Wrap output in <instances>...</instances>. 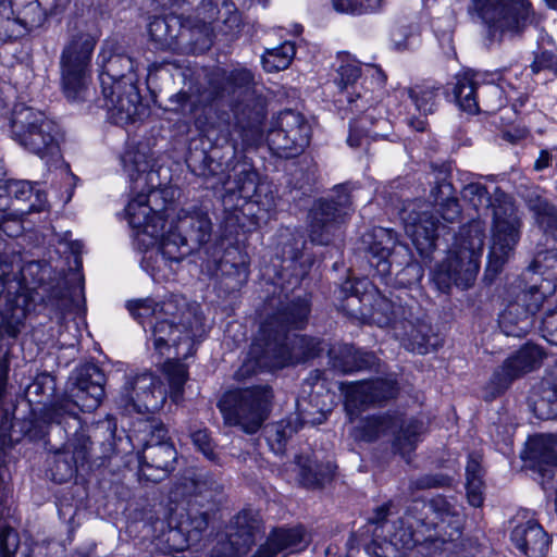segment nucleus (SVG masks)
Segmentation results:
<instances>
[{
    "instance_id": "e433bc0d",
    "label": "nucleus",
    "mask_w": 557,
    "mask_h": 557,
    "mask_svg": "<svg viewBox=\"0 0 557 557\" xmlns=\"http://www.w3.org/2000/svg\"><path fill=\"white\" fill-rule=\"evenodd\" d=\"M480 88L475 75L466 71L455 76L453 83V95L457 106L465 112L475 114L480 111Z\"/></svg>"
},
{
    "instance_id": "393cba45",
    "label": "nucleus",
    "mask_w": 557,
    "mask_h": 557,
    "mask_svg": "<svg viewBox=\"0 0 557 557\" xmlns=\"http://www.w3.org/2000/svg\"><path fill=\"white\" fill-rule=\"evenodd\" d=\"M395 335L407 350L420 355L434 351L442 345V339L431 325L419 320L413 322L404 319L397 324Z\"/></svg>"
},
{
    "instance_id": "1a4fd4ad",
    "label": "nucleus",
    "mask_w": 557,
    "mask_h": 557,
    "mask_svg": "<svg viewBox=\"0 0 557 557\" xmlns=\"http://www.w3.org/2000/svg\"><path fill=\"white\" fill-rule=\"evenodd\" d=\"M96 39L89 34L73 36L64 46L61 58V84L70 101H85L90 94V62Z\"/></svg>"
},
{
    "instance_id": "412c9836",
    "label": "nucleus",
    "mask_w": 557,
    "mask_h": 557,
    "mask_svg": "<svg viewBox=\"0 0 557 557\" xmlns=\"http://www.w3.org/2000/svg\"><path fill=\"white\" fill-rule=\"evenodd\" d=\"M102 96L103 103L100 106L108 110L110 120L116 125L133 123L146 112L137 84L127 83L122 89L114 88L112 94Z\"/></svg>"
},
{
    "instance_id": "dca6fc26",
    "label": "nucleus",
    "mask_w": 557,
    "mask_h": 557,
    "mask_svg": "<svg viewBox=\"0 0 557 557\" xmlns=\"http://www.w3.org/2000/svg\"><path fill=\"white\" fill-rule=\"evenodd\" d=\"M166 400V389L151 372L128 375L120 393V404L127 411L156 412Z\"/></svg>"
},
{
    "instance_id": "f3484780",
    "label": "nucleus",
    "mask_w": 557,
    "mask_h": 557,
    "mask_svg": "<svg viewBox=\"0 0 557 557\" xmlns=\"http://www.w3.org/2000/svg\"><path fill=\"white\" fill-rule=\"evenodd\" d=\"M216 511L211 493H197L188 498L186 507L177 513V529L185 535L188 546H196L203 539Z\"/></svg>"
},
{
    "instance_id": "37998d69",
    "label": "nucleus",
    "mask_w": 557,
    "mask_h": 557,
    "mask_svg": "<svg viewBox=\"0 0 557 557\" xmlns=\"http://www.w3.org/2000/svg\"><path fill=\"white\" fill-rule=\"evenodd\" d=\"M374 123L386 125L387 121L382 117L375 120L372 111H367L362 116L354 120L349 124L348 145L352 148H358L361 147L368 138L377 139L383 137V134L374 128Z\"/></svg>"
},
{
    "instance_id": "20e7f679",
    "label": "nucleus",
    "mask_w": 557,
    "mask_h": 557,
    "mask_svg": "<svg viewBox=\"0 0 557 557\" xmlns=\"http://www.w3.org/2000/svg\"><path fill=\"white\" fill-rule=\"evenodd\" d=\"M255 74L246 67L228 72L221 83L210 82L211 92H219L218 99L225 96L243 98L235 110L236 126L243 141L248 146L257 145L263 137L262 125L267 115L265 100L257 95Z\"/></svg>"
},
{
    "instance_id": "a211bd4d",
    "label": "nucleus",
    "mask_w": 557,
    "mask_h": 557,
    "mask_svg": "<svg viewBox=\"0 0 557 557\" xmlns=\"http://www.w3.org/2000/svg\"><path fill=\"white\" fill-rule=\"evenodd\" d=\"M543 358L544 352L537 345L525 344L494 371L492 385L497 393L505 392L515 380L537 369Z\"/></svg>"
},
{
    "instance_id": "09e8293b",
    "label": "nucleus",
    "mask_w": 557,
    "mask_h": 557,
    "mask_svg": "<svg viewBox=\"0 0 557 557\" xmlns=\"http://www.w3.org/2000/svg\"><path fill=\"white\" fill-rule=\"evenodd\" d=\"M296 53L295 45L285 41L278 47L267 49L262 55V66L267 72H278L287 69Z\"/></svg>"
},
{
    "instance_id": "864d4df0",
    "label": "nucleus",
    "mask_w": 557,
    "mask_h": 557,
    "mask_svg": "<svg viewBox=\"0 0 557 557\" xmlns=\"http://www.w3.org/2000/svg\"><path fill=\"white\" fill-rule=\"evenodd\" d=\"M124 171L132 182H137L149 170V161L145 153L138 150H127L121 158Z\"/></svg>"
},
{
    "instance_id": "c756f323",
    "label": "nucleus",
    "mask_w": 557,
    "mask_h": 557,
    "mask_svg": "<svg viewBox=\"0 0 557 557\" xmlns=\"http://www.w3.org/2000/svg\"><path fill=\"white\" fill-rule=\"evenodd\" d=\"M216 153V150L208 153L203 149H195L186 158L187 166L191 173L205 178L206 183H210L212 188L220 184L226 185L228 178L226 174L227 165L218 160Z\"/></svg>"
},
{
    "instance_id": "2eb2a0df",
    "label": "nucleus",
    "mask_w": 557,
    "mask_h": 557,
    "mask_svg": "<svg viewBox=\"0 0 557 557\" xmlns=\"http://www.w3.org/2000/svg\"><path fill=\"white\" fill-rule=\"evenodd\" d=\"M215 269L220 288L231 294L239 290L249 278V257L238 246L220 240L207 250Z\"/></svg>"
},
{
    "instance_id": "de8ad7c7",
    "label": "nucleus",
    "mask_w": 557,
    "mask_h": 557,
    "mask_svg": "<svg viewBox=\"0 0 557 557\" xmlns=\"http://www.w3.org/2000/svg\"><path fill=\"white\" fill-rule=\"evenodd\" d=\"M79 465L82 462L76 460L69 449L59 450L53 455L50 462L51 479L59 484L67 482L76 474Z\"/></svg>"
},
{
    "instance_id": "a19ab883",
    "label": "nucleus",
    "mask_w": 557,
    "mask_h": 557,
    "mask_svg": "<svg viewBox=\"0 0 557 557\" xmlns=\"http://www.w3.org/2000/svg\"><path fill=\"white\" fill-rule=\"evenodd\" d=\"M404 309L396 306L392 300L383 296L374 297L368 308V317L373 323L381 327L392 326L396 332V326L401 323L404 319L399 318Z\"/></svg>"
},
{
    "instance_id": "c9c22d12",
    "label": "nucleus",
    "mask_w": 557,
    "mask_h": 557,
    "mask_svg": "<svg viewBox=\"0 0 557 557\" xmlns=\"http://www.w3.org/2000/svg\"><path fill=\"white\" fill-rule=\"evenodd\" d=\"M438 87L414 86L407 89L409 98L413 101L418 112L424 119L412 116L408 120L409 126L416 132H425L428 128L426 116L437 109Z\"/></svg>"
},
{
    "instance_id": "f257e3e1",
    "label": "nucleus",
    "mask_w": 557,
    "mask_h": 557,
    "mask_svg": "<svg viewBox=\"0 0 557 557\" xmlns=\"http://www.w3.org/2000/svg\"><path fill=\"white\" fill-rule=\"evenodd\" d=\"M173 197L171 187L151 189L148 194H138L125 209L134 230L151 239H160L158 251H147L143 259L147 267L153 260L152 276L162 264L171 269L178 264L212 235V222L205 207L189 203L176 211Z\"/></svg>"
},
{
    "instance_id": "4c0bfd02",
    "label": "nucleus",
    "mask_w": 557,
    "mask_h": 557,
    "mask_svg": "<svg viewBox=\"0 0 557 557\" xmlns=\"http://www.w3.org/2000/svg\"><path fill=\"white\" fill-rule=\"evenodd\" d=\"M298 480L306 488H320L330 481L334 467L330 462H319L310 457H297Z\"/></svg>"
},
{
    "instance_id": "69168bd1",
    "label": "nucleus",
    "mask_w": 557,
    "mask_h": 557,
    "mask_svg": "<svg viewBox=\"0 0 557 557\" xmlns=\"http://www.w3.org/2000/svg\"><path fill=\"white\" fill-rule=\"evenodd\" d=\"M194 445L200 450L208 459L215 458L212 440L207 429L194 431L191 434Z\"/></svg>"
},
{
    "instance_id": "a878e982",
    "label": "nucleus",
    "mask_w": 557,
    "mask_h": 557,
    "mask_svg": "<svg viewBox=\"0 0 557 557\" xmlns=\"http://www.w3.org/2000/svg\"><path fill=\"white\" fill-rule=\"evenodd\" d=\"M529 459L542 475L545 491L555 490L553 468L557 466V435L535 436L529 446Z\"/></svg>"
},
{
    "instance_id": "e2e57ef3",
    "label": "nucleus",
    "mask_w": 557,
    "mask_h": 557,
    "mask_svg": "<svg viewBox=\"0 0 557 557\" xmlns=\"http://www.w3.org/2000/svg\"><path fill=\"white\" fill-rule=\"evenodd\" d=\"M376 3V0H368L367 3H356V0H332L333 8L337 12L351 15L370 14Z\"/></svg>"
},
{
    "instance_id": "ea45409f",
    "label": "nucleus",
    "mask_w": 557,
    "mask_h": 557,
    "mask_svg": "<svg viewBox=\"0 0 557 557\" xmlns=\"http://www.w3.org/2000/svg\"><path fill=\"white\" fill-rule=\"evenodd\" d=\"M185 30L181 17L174 14L153 17L148 27L151 39L162 48L171 47Z\"/></svg>"
},
{
    "instance_id": "f03ea898",
    "label": "nucleus",
    "mask_w": 557,
    "mask_h": 557,
    "mask_svg": "<svg viewBox=\"0 0 557 557\" xmlns=\"http://www.w3.org/2000/svg\"><path fill=\"white\" fill-rule=\"evenodd\" d=\"M268 307L271 312L261 324L258 346L262 348L261 358L269 361L270 366L283 368L305 362L323 350L322 343L317 338L290 335L308 323L311 306L307 298L280 295L270 298Z\"/></svg>"
},
{
    "instance_id": "6e6552de",
    "label": "nucleus",
    "mask_w": 557,
    "mask_h": 557,
    "mask_svg": "<svg viewBox=\"0 0 557 557\" xmlns=\"http://www.w3.org/2000/svg\"><path fill=\"white\" fill-rule=\"evenodd\" d=\"M11 136L29 152L41 159L59 156V127L44 112L16 104L11 116Z\"/></svg>"
},
{
    "instance_id": "bf43d9fd",
    "label": "nucleus",
    "mask_w": 557,
    "mask_h": 557,
    "mask_svg": "<svg viewBox=\"0 0 557 557\" xmlns=\"http://www.w3.org/2000/svg\"><path fill=\"white\" fill-rule=\"evenodd\" d=\"M216 4H222L221 13H219V22L224 25V33H233L240 26V15L231 0H216Z\"/></svg>"
},
{
    "instance_id": "bb28decb",
    "label": "nucleus",
    "mask_w": 557,
    "mask_h": 557,
    "mask_svg": "<svg viewBox=\"0 0 557 557\" xmlns=\"http://www.w3.org/2000/svg\"><path fill=\"white\" fill-rule=\"evenodd\" d=\"M510 539L515 547L527 557H546L549 549L548 534L534 520L517 524Z\"/></svg>"
},
{
    "instance_id": "6e6d98bb",
    "label": "nucleus",
    "mask_w": 557,
    "mask_h": 557,
    "mask_svg": "<svg viewBox=\"0 0 557 557\" xmlns=\"http://www.w3.org/2000/svg\"><path fill=\"white\" fill-rule=\"evenodd\" d=\"M530 269L541 275H546L548 278H557V249L539 251Z\"/></svg>"
},
{
    "instance_id": "b1692460",
    "label": "nucleus",
    "mask_w": 557,
    "mask_h": 557,
    "mask_svg": "<svg viewBox=\"0 0 557 557\" xmlns=\"http://www.w3.org/2000/svg\"><path fill=\"white\" fill-rule=\"evenodd\" d=\"M101 59V72L99 75L102 95L107 96L114 91V88L122 89V86L137 83V76L134 72L133 59L122 53H109L103 51L99 55Z\"/></svg>"
},
{
    "instance_id": "f704fd0d",
    "label": "nucleus",
    "mask_w": 557,
    "mask_h": 557,
    "mask_svg": "<svg viewBox=\"0 0 557 557\" xmlns=\"http://www.w3.org/2000/svg\"><path fill=\"white\" fill-rule=\"evenodd\" d=\"M116 421L114 418H107L98 421L88 431V435L91 436V441L99 445L102 457H108L112 454L126 453V448L129 446L131 437L127 436L125 440L116 437Z\"/></svg>"
},
{
    "instance_id": "6ab92c4d",
    "label": "nucleus",
    "mask_w": 557,
    "mask_h": 557,
    "mask_svg": "<svg viewBox=\"0 0 557 557\" xmlns=\"http://www.w3.org/2000/svg\"><path fill=\"white\" fill-rule=\"evenodd\" d=\"M259 531L258 515L251 510L240 511L232 522L227 541L219 544L211 557H242L255 544Z\"/></svg>"
},
{
    "instance_id": "338daca9",
    "label": "nucleus",
    "mask_w": 557,
    "mask_h": 557,
    "mask_svg": "<svg viewBox=\"0 0 557 557\" xmlns=\"http://www.w3.org/2000/svg\"><path fill=\"white\" fill-rule=\"evenodd\" d=\"M405 523V519L401 518L399 520L400 527L395 531L393 540L396 544L399 543L403 548L411 549L416 546L417 543L420 542V540L416 539V533L412 530V525L404 528Z\"/></svg>"
},
{
    "instance_id": "ddd939ff",
    "label": "nucleus",
    "mask_w": 557,
    "mask_h": 557,
    "mask_svg": "<svg viewBox=\"0 0 557 557\" xmlns=\"http://www.w3.org/2000/svg\"><path fill=\"white\" fill-rule=\"evenodd\" d=\"M310 136L311 127L306 117L297 111L284 110L273 117L267 140L274 154L289 159L305 150Z\"/></svg>"
},
{
    "instance_id": "774afa93",
    "label": "nucleus",
    "mask_w": 557,
    "mask_h": 557,
    "mask_svg": "<svg viewBox=\"0 0 557 557\" xmlns=\"http://www.w3.org/2000/svg\"><path fill=\"white\" fill-rule=\"evenodd\" d=\"M542 331L544 337L553 345L557 346V310L548 312L542 321Z\"/></svg>"
},
{
    "instance_id": "680f3d73",
    "label": "nucleus",
    "mask_w": 557,
    "mask_h": 557,
    "mask_svg": "<svg viewBox=\"0 0 557 557\" xmlns=\"http://www.w3.org/2000/svg\"><path fill=\"white\" fill-rule=\"evenodd\" d=\"M450 479L444 474H423L409 483V490L422 491L448 486Z\"/></svg>"
},
{
    "instance_id": "a18cd8bd",
    "label": "nucleus",
    "mask_w": 557,
    "mask_h": 557,
    "mask_svg": "<svg viewBox=\"0 0 557 557\" xmlns=\"http://www.w3.org/2000/svg\"><path fill=\"white\" fill-rule=\"evenodd\" d=\"M528 207L533 212L536 223L545 233L553 234L557 231V208L547 198L532 196L528 200Z\"/></svg>"
},
{
    "instance_id": "4d7b16f0",
    "label": "nucleus",
    "mask_w": 557,
    "mask_h": 557,
    "mask_svg": "<svg viewBox=\"0 0 557 557\" xmlns=\"http://www.w3.org/2000/svg\"><path fill=\"white\" fill-rule=\"evenodd\" d=\"M64 449H69L71 455L84 465L91 455L94 442L91 441V436L88 435V432L82 429L75 432L74 437Z\"/></svg>"
},
{
    "instance_id": "9b49d317",
    "label": "nucleus",
    "mask_w": 557,
    "mask_h": 557,
    "mask_svg": "<svg viewBox=\"0 0 557 557\" xmlns=\"http://www.w3.org/2000/svg\"><path fill=\"white\" fill-rule=\"evenodd\" d=\"M484 245V234L478 230L467 243L462 240L434 273V283L438 290L448 293L453 285L468 289L476 278L480 269V257Z\"/></svg>"
},
{
    "instance_id": "5fc2aeb1",
    "label": "nucleus",
    "mask_w": 557,
    "mask_h": 557,
    "mask_svg": "<svg viewBox=\"0 0 557 557\" xmlns=\"http://www.w3.org/2000/svg\"><path fill=\"white\" fill-rule=\"evenodd\" d=\"M165 369L171 388V398L173 401L177 403L183 396L184 384L187 379V369L178 361L166 362Z\"/></svg>"
},
{
    "instance_id": "423d86ee",
    "label": "nucleus",
    "mask_w": 557,
    "mask_h": 557,
    "mask_svg": "<svg viewBox=\"0 0 557 557\" xmlns=\"http://www.w3.org/2000/svg\"><path fill=\"white\" fill-rule=\"evenodd\" d=\"M423 430L424 423L419 418L389 410L362 419L354 428L352 435L357 441L369 443L382 436H392L393 451L406 458L416 449Z\"/></svg>"
},
{
    "instance_id": "aec40b11",
    "label": "nucleus",
    "mask_w": 557,
    "mask_h": 557,
    "mask_svg": "<svg viewBox=\"0 0 557 557\" xmlns=\"http://www.w3.org/2000/svg\"><path fill=\"white\" fill-rule=\"evenodd\" d=\"M398 385L394 379H376L351 384L346 392V409L358 414L368 406L382 405L396 397Z\"/></svg>"
},
{
    "instance_id": "0e129e2a",
    "label": "nucleus",
    "mask_w": 557,
    "mask_h": 557,
    "mask_svg": "<svg viewBox=\"0 0 557 557\" xmlns=\"http://www.w3.org/2000/svg\"><path fill=\"white\" fill-rule=\"evenodd\" d=\"M534 410L541 419L557 418V391H552L547 397H541L535 403Z\"/></svg>"
},
{
    "instance_id": "58836bf2",
    "label": "nucleus",
    "mask_w": 557,
    "mask_h": 557,
    "mask_svg": "<svg viewBox=\"0 0 557 557\" xmlns=\"http://www.w3.org/2000/svg\"><path fill=\"white\" fill-rule=\"evenodd\" d=\"M301 428L302 421L298 414H290L285 419L265 425L264 435L271 450L276 455L283 454L288 440Z\"/></svg>"
},
{
    "instance_id": "7c9ffc66",
    "label": "nucleus",
    "mask_w": 557,
    "mask_h": 557,
    "mask_svg": "<svg viewBox=\"0 0 557 557\" xmlns=\"http://www.w3.org/2000/svg\"><path fill=\"white\" fill-rule=\"evenodd\" d=\"M55 393V380L52 375L41 373L35 377L32 384L26 389V397L29 403L42 405L41 418L45 423H57L62 424L63 421L69 418V414L63 410L59 411L58 420L49 419L48 411L51 407L57 406L63 400H67V397L53 401Z\"/></svg>"
},
{
    "instance_id": "2f4dec72",
    "label": "nucleus",
    "mask_w": 557,
    "mask_h": 557,
    "mask_svg": "<svg viewBox=\"0 0 557 557\" xmlns=\"http://www.w3.org/2000/svg\"><path fill=\"white\" fill-rule=\"evenodd\" d=\"M398 243L397 234L391 228L374 227L364 237L368 261L381 272H387L391 267L389 258Z\"/></svg>"
},
{
    "instance_id": "0eeeda50",
    "label": "nucleus",
    "mask_w": 557,
    "mask_h": 557,
    "mask_svg": "<svg viewBox=\"0 0 557 557\" xmlns=\"http://www.w3.org/2000/svg\"><path fill=\"white\" fill-rule=\"evenodd\" d=\"M273 392L269 385H258L225 393L218 403L224 422L245 433L260 430L272 408Z\"/></svg>"
},
{
    "instance_id": "72a5a7b5",
    "label": "nucleus",
    "mask_w": 557,
    "mask_h": 557,
    "mask_svg": "<svg viewBox=\"0 0 557 557\" xmlns=\"http://www.w3.org/2000/svg\"><path fill=\"white\" fill-rule=\"evenodd\" d=\"M127 309L148 333L150 321L164 318V315L172 317L180 312V300L170 298L161 302H154L151 299H139L128 301Z\"/></svg>"
},
{
    "instance_id": "49530a36",
    "label": "nucleus",
    "mask_w": 557,
    "mask_h": 557,
    "mask_svg": "<svg viewBox=\"0 0 557 557\" xmlns=\"http://www.w3.org/2000/svg\"><path fill=\"white\" fill-rule=\"evenodd\" d=\"M429 508L435 513L437 521L430 522L428 528L435 527L441 522L447 523L457 532L460 530L461 512L459 506L438 495L430 500Z\"/></svg>"
},
{
    "instance_id": "cd10ccee",
    "label": "nucleus",
    "mask_w": 557,
    "mask_h": 557,
    "mask_svg": "<svg viewBox=\"0 0 557 557\" xmlns=\"http://www.w3.org/2000/svg\"><path fill=\"white\" fill-rule=\"evenodd\" d=\"M329 357L331 367L343 374L372 370L379 364L374 352L363 351L347 344L332 347Z\"/></svg>"
},
{
    "instance_id": "603ef678",
    "label": "nucleus",
    "mask_w": 557,
    "mask_h": 557,
    "mask_svg": "<svg viewBox=\"0 0 557 557\" xmlns=\"http://www.w3.org/2000/svg\"><path fill=\"white\" fill-rule=\"evenodd\" d=\"M235 184L236 187L232 190L236 193L239 198L256 203L260 202L259 190L261 186L258 183V173L256 171H242L237 175Z\"/></svg>"
},
{
    "instance_id": "c03bdc74",
    "label": "nucleus",
    "mask_w": 557,
    "mask_h": 557,
    "mask_svg": "<svg viewBox=\"0 0 557 557\" xmlns=\"http://www.w3.org/2000/svg\"><path fill=\"white\" fill-rule=\"evenodd\" d=\"M483 470L479 456L470 455L466 467V488L471 506L480 507L483 504Z\"/></svg>"
},
{
    "instance_id": "3c124183",
    "label": "nucleus",
    "mask_w": 557,
    "mask_h": 557,
    "mask_svg": "<svg viewBox=\"0 0 557 557\" xmlns=\"http://www.w3.org/2000/svg\"><path fill=\"white\" fill-rule=\"evenodd\" d=\"M451 188L453 187L449 183L444 182L437 185L431 191V195L434 198L435 203L440 206L438 213L441 214L442 219L448 223H454L459 219L461 214L459 201L457 198L449 196L440 201L437 194L447 193V195H449L451 193Z\"/></svg>"
},
{
    "instance_id": "c85d7f7f",
    "label": "nucleus",
    "mask_w": 557,
    "mask_h": 557,
    "mask_svg": "<svg viewBox=\"0 0 557 557\" xmlns=\"http://www.w3.org/2000/svg\"><path fill=\"white\" fill-rule=\"evenodd\" d=\"M374 287L367 278L346 280L339 288L342 308L355 318H367Z\"/></svg>"
},
{
    "instance_id": "473e14b6",
    "label": "nucleus",
    "mask_w": 557,
    "mask_h": 557,
    "mask_svg": "<svg viewBox=\"0 0 557 557\" xmlns=\"http://www.w3.org/2000/svg\"><path fill=\"white\" fill-rule=\"evenodd\" d=\"M306 533L302 527L274 530L267 543L252 557H275L283 550L298 552L307 546Z\"/></svg>"
},
{
    "instance_id": "f8f14e48",
    "label": "nucleus",
    "mask_w": 557,
    "mask_h": 557,
    "mask_svg": "<svg viewBox=\"0 0 557 557\" xmlns=\"http://www.w3.org/2000/svg\"><path fill=\"white\" fill-rule=\"evenodd\" d=\"M349 184H339L333 188L330 198H320L311 207L309 218V238L315 245H329L334 231L344 221L351 207Z\"/></svg>"
},
{
    "instance_id": "052dcab7",
    "label": "nucleus",
    "mask_w": 557,
    "mask_h": 557,
    "mask_svg": "<svg viewBox=\"0 0 557 557\" xmlns=\"http://www.w3.org/2000/svg\"><path fill=\"white\" fill-rule=\"evenodd\" d=\"M361 75V69L356 61H346L337 69L335 84L343 90L354 85Z\"/></svg>"
},
{
    "instance_id": "5701e85b",
    "label": "nucleus",
    "mask_w": 557,
    "mask_h": 557,
    "mask_svg": "<svg viewBox=\"0 0 557 557\" xmlns=\"http://www.w3.org/2000/svg\"><path fill=\"white\" fill-rule=\"evenodd\" d=\"M176 459L173 443L143 447L138 455L139 474L147 481H162L175 469Z\"/></svg>"
},
{
    "instance_id": "7ed1b4c3",
    "label": "nucleus",
    "mask_w": 557,
    "mask_h": 557,
    "mask_svg": "<svg viewBox=\"0 0 557 557\" xmlns=\"http://www.w3.org/2000/svg\"><path fill=\"white\" fill-rule=\"evenodd\" d=\"M460 195L476 211L492 210L493 235L485 275L495 276L520 239L522 222L513 200L499 187L490 193L485 185L478 182L465 185Z\"/></svg>"
},
{
    "instance_id": "9d476101",
    "label": "nucleus",
    "mask_w": 557,
    "mask_h": 557,
    "mask_svg": "<svg viewBox=\"0 0 557 557\" xmlns=\"http://www.w3.org/2000/svg\"><path fill=\"white\" fill-rule=\"evenodd\" d=\"M106 375L94 363H85L76 369L71 377L67 400H63L48 411L49 419L58 420L60 410L69 414L79 424L77 408L82 411H92L99 407L104 397Z\"/></svg>"
},
{
    "instance_id": "79ce46f5",
    "label": "nucleus",
    "mask_w": 557,
    "mask_h": 557,
    "mask_svg": "<svg viewBox=\"0 0 557 557\" xmlns=\"http://www.w3.org/2000/svg\"><path fill=\"white\" fill-rule=\"evenodd\" d=\"M219 95V92H211L210 87L203 90L199 96L190 95L187 91H180L169 98L170 106L168 110L185 116L191 115L199 107L209 106L218 100Z\"/></svg>"
},
{
    "instance_id": "39448f33",
    "label": "nucleus",
    "mask_w": 557,
    "mask_h": 557,
    "mask_svg": "<svg viewBox=\"0 0 557 557\" xmlns=\"http://www.w3.org/2000/svg\"><path fill=\"white\" fill-rule=\"evenodd\" d=\"M148 332L159 355L170 357L173 350L174 359H187L195 352L196 341L206 334L205 318L198 307H189L182 300L177 314L150 321Z\"/></svg>"
},
{
    "instance_id": "4468645a",
    "label": "nucleus",
    "mask_w": 557,
    "mask_h": 557,
    "mask_svg": "<svg viewBox=\"0 0 557 557\" xmlns=\"http://www.w3.org/2000/svg\"><path fill=\"white\" fill-rule=\"evenodd\" d=\"M474 9L491 32L520 33L531 22L528 0H472Z\"/></svg>"
},
{
    "instance_id": "8fccbe9b",
    "label": "nucleus",
    "mask_w": 557,
    "mask_h": 557,
    "mask_svg": "<svg viewBox=\"0 0 557 557\" xmlns=\"http://www.w3.org/2000/svg\"><path fill=\"white\" fill-rule=\"evenodd\" d=\"M134 435L138 442L143 443V447L171 443L168 438L166 428L161 422L154 420L140 421L137 429L134 430Z\"/></svg>"
},
{
    "instance_id": "4be33fe9",
    "label": "nucleus",
    "mask_w": 557,
    "mask_h": 557,
    "mask_svg": "<svg viewBox=\"0 0 557 557\" xmlns=\"http://www.w3.org/2000/svg\"><path fill=\"white\" fill-rule=\"evenodd\" d=\"M408 221L406 232L422 257H429L435 250L441 233L455 238V233L442 224L433 212L423 211L416 216L409 215Z\"/></svg>"
},
{
    "instance_id": "13d9d810",
    "label": "nucleus",
    "mask_w": 557,
    "mask_h": 557,
    "mask_svg": "<svg viewBox=\"0 0 557 557\" xmlns=\"http://www.w3.org/2000/svg\"><path fill=\"white\" fill-rule=\"evenodd\" d=\"M479 100L484 111L494 112L503 106V89L495 84L481 85Z\"/></svg>"
}]
</instances>
